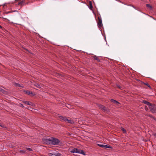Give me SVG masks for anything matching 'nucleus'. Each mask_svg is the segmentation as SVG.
<instances>
[{
    "instance_id": "obj_1",
    "label": "nucleus",
    "mask_w": 156,
    "mask_h": 156,
    "mask_svg": "<svg viewBox=\"0 0 156 156\" xmlns=\"http://www.w3.org/2000/svg\"><path fill=\"white\" fill-rule=\"evenodd\" d=\"M40 0H22V1L18 2V5L22 6L25 5H27L36 1H39Z\"/></svg>"
},
{
    "instance_id": "obj_2",
    "label": "nucleus",
    "mask_w": 156,
    "mask_h": 156,
    "mask_svg": "<svg viewBox=\"0 0 156 156\" xmlns=\"http://www.w3.org/2000/svg\"><path fill=\"white\" fill-rule=\"evenodd\" d=\"M70 152L72 153H76L79 154H81L84 155H86L85 153L83 150L77 149L76 148H74L72 149L70 151Z\"/></svg>"
},
{
    "instance_id": "obj_3",
    "label": "nucleus",
    "mask_w": 156,
    "mask_h": 156,
    "mask_svg": "<svg viewBox=\"0 0 156 156\" xmlns=\"http://www.w3.org/2000/svg\"><path fill=\"white\" fill-rule=\"evenodd\" d=\"M149 108L150 110V111L152 113H156V105L153 104H151L149 106Z\"/></svg>"
},
{
    "instance_id": "obj_4",
    "label": "nucleus",
    "mask_w": 156,
    "mask_h": 156,
    "mask_svg": "<svg viewBox=\"0 0 156 156\" xmlns=\"http://www.w3.org/2000/svg\"><path fill=\"white\" fill-rule=\"evenodd\" d=\"M99 16L98 15V21L97 22L98 26L99 28H101L103 26L102 20L100 14Z\"/></svg>"
},
{
    "instance_id": "obj_5",
    "label": "nucleus",
    "mask_w": 156,
    "mask_h": 156,
    "mask_svg": "<svg viewBox=\"0 0 156 156\" xmlns=\"http://www.w3.org/2000/svg\"><path fill=\"white\" fill-rule=\"evenodd\" d=\"M60 143V140L56 138L51 137V144L54 145H58Z\"/></svg>"
},
{
    "instance_id": "obj_6",
    "label": "nucleus",
    "mask_w": 156,
    "mask_h": 156,
    "mask_svg": "<svg viewBox=\"0 0 156 156\" xmlns=\"http://www.w3.org/2000/svg\"><path fill=\"white\" fill-rule=\"evenodd\" d=\"M43 141L45 143L47 144H51V137L50 138H43L42 139Z\"/></svg>"
},
{
    "instance_id": "obj_7",
    "label": "nucleus",
    "mask_w": 156,
    "mask_h": 156,
    "mask_svg": "<svg viewBox=\"0 0 156 156\" xmlns=\"http://www.w3.org/2000/svg\"><path fill=\"white\" fill-rule=\"evenodd\" d=\"M98 106L104 112H109V110L105 106L99 104L98 105Z\"/></svg>"
},
{
    "instance_id": "obj_8",
    "label": "nucleus",
    "mask_w": 156,
    "mask_h": 156,
    "mask_svg": "<svg viewBox=\"0 0 156 156\" xmlns=\"http://www.w3.org/2000/svg\"><path fill=\"white\" fill-rule=\"evenodd\" d=\"M59 118L60 120L64 122H67V117L62 116H59Z\"/></svg>"
},
{
    "instance_id": "obj_9",
    "label": "nucleus",
    "mask_w": 156,
    "mask_h": 156,
    "mask_svg": "<svg viewBox=\"0 0 156 156\" xmlns=\"http://www.w3.org/2000/svg\"><path fill=\"white\" fill-rule=\"evenodd\" d=\"M88 6L90 9L93 10V7L92 5V2L91 1H89V5Z\"/></svg>"
},
{
    "instance_id": "obj_10",
    "label": "nucleus",
    "mask_w": 156,
    "mask_h": 156,
    "mask_svg": "<svg viewBox=\"0 0 156 156\" xmlns=\"http://www.w3.org/2000/svg\"><path fill=\"white\" fill-rule=\"evenodd\" d=\"M69 119H67L66 122H68L69 123H70V124H74V122L73 121L71 120V119L70 118H69Z\"/></svg>"
},
{
    "instance_id": "obj_11",
    "label": "nucleus",
    "mask_w": 156,
    "mask_h": 156,
    "mask_svg": "<svg viewBox=\"0 0 156 156\" xmlns=\"http://www.w3.org/2000/svg\"><path fill=\"white\" fill-rule=\"evenodd\" d=\"M111 101L114 104L116 105H118L120 104V103L118 101H116L115 100H114L113 99H111Z\"/></svg>"
},
{
    "instance_id": "obj_12",
    "label": "nucleus",
    "mask_w": 156,
    "mask_h": 156,
    "mask_svg": "<svg viewBox=\"0 0 156 156\" xmlns=\"http://www.w3.org/2000/svg\"><path fill=\"white\" fill-rule=\"evenodd\" d=\"M23 103L25 104L29 105L30 106H32L33 105L32 103L28 101H24L23 102Z\"/></svg>"
},
{
    "instance_id": "obj_13",
    "label": "nucleus",
    "mask_w": 156,
    "mask_h": 156,
    "mask_svg": "<svg viewBox=\"0 0 156 156\" xmlns=\"http://www.w3.org/2000/svg\"><path fill=\"white\" fill-rule=\"evenodd\" d=\"M24 92L25 93V94H27L30 95V94H33V92L32 91H31L30 92V91L28 90H24Z\"/></svg>"
},
{
    "instance_id": "obj_14",
    "label": "nucleus",
    "mask_w": 156,
    "mask_h": 156,
    "mask_svg": "<svg viewBox=\"0 0 156 156\" xmlns=\"http://www.w3.org/2000/svg\"><path fill=\"white\" fill-rule=\"evenodd\" d=\"M143 103L144 104H145L147 105L148 106V107L151 104V103H150L148 101H147L145 100H143Z\"/></svg>"
},
{
    "instance_id": "obj_15",
    "label": "nucleus",
    "mask_w": 156,
    "mask_h": 156,
    "mask_svg": "<svg viewBox=\"0 0 156 156\" xmlns=\"http://www.w3.org/2000/svg\"><path fill=\"white\" fill-rule=\"evenodd\" d=\"M146 7L150 10H152V6L149 4H146Z\"/></svg>"
},
{
    "instance_id": "obj_16",
    "label": "nucleus",
    "mask_w": 156,
    "mask_h": 156,
    "mask_svg": "<svg viewBox=\"0 0 156 156\" xmlns=\"http://www.w3.org/2000/svg\"><path fill=\"white\" fill-rule=\"evenodd\" d=\"M93 58L95 60H97L98 62L101 61L100 59L98 58V57L96 55L94 56Z\"/></svg>"
},
{
    "instance_id": "obj_17",
    "label": "nucleus",
    "mask_w": 156,
    "mask_h": 156,
    "mask_svg": "<svg viewBox=\"0 0 156 156\" xmlns=\"http://www.w3.org/2000/svg\"><path fill=\"white\" fill-rule=\"evenodd\" d=\"M34 85L37 87L40 88L41 87V85L38 83H35L34 84Z\"/></svg>"
},
{
    "instance_id": "obj_18",
    "label": "nucleus",
    "mask_w": 156,
    "mask_h": 156,
    "mask_svg": "<svg viewBox=\"0 0 156 156\" xmlns=\"http://www.w3.org/2000/svg\"><path fill=\"white\" fill-rule=\"evenodd\" d=\"M148 116L150 117L153 118L155 120H156V119L155 117H154L152 116V115L149 114L148 115Z\"/></svg>"
},
{
    "instance_id": "obj_19",
    "label": "nucleus",
    "mask_w": 156,
    "mask_h": 156,
    "mask_svg": "<svg viewBox=\"0 0 156 156\" xmlns=\"http://www.w3.org/2000/svg\"><path fill=\"white\" fill-rule=\"evenodd\" d=\"M144 84L145 85H146L147 86H148L149 88L150 89H151V87L150 86V85H149V84L148 83H144Z\"/></svg>"
},
{
    "instance_id": "obj_20",
    "label": "nucleus",
    "mask_w": 156,
    "mask_h": 156,
    "mask_svg": "<svg viewBox=\"0 0 156 156\" xmlns=\"http://www.w3.org/2000/svg\"><path fill=\"white\" fill-rule=\"evenodd\" d=\"M121 130L124 133H126V130L124 128H122Z\"/></svg>"
},
{
    "instance_id": "obj_21",
    "label": "nucleus",
    "mask_w": 156,
    "mask_h": 156,
    "mask_svg": "<svg viewBox=\"0 0 156 156\" xmlns=\"http://www.w3.org/2000/svg\"><path fill=\"white\" fill-rule=\"evenodd\" d=\"M103 147L108 148H111L112 147L110 146H108L107 145H104V147Z\"/></svg>"
},
{
    "instance_id": "obj_22",
    "label": "nucleus",
    "mask_w": 156,
    "mask_h": 156,
    "mask_svg": "<svg viewBox=\"0 0 156 156\" xmlns=\"http://www.w3.org/2000/svg\"><path fill=\"white\" fill-rule=\"evenodd\" d=\"M0 91L2 92L3 93H4V92H5V91L4 89L1 88V87H0Z\"/></svg>"
},
{
    "instance_id": "obj_23",
    "label": "nucleus",
    "mask_w": 156,
    "mask_h": 156,
    "mask_svg": "<svg viewBox=\"0 0 156 156\" xmlns=\"http://www.w3.org/2000/svg\"><path fill=\"white\" fill-rule=\"evenodd\" d=\"M27 150L29 151H32V149L30 148H27Z\"/></svg>"
},
{
    "instance_id": "obj_24",
    "label": "nucleus",
    "mask_w": 156,
    "mask_h": 156,
    "mask_svg": "<svg viewBox=\"0 0 156 156\" xmlns=\"http://www.w3.org/2000/svg\"><path fill=\"white\" fill-rule=\"evenodd\" d=\"M128 6H131V7H133V8H134L135 9H137L133 5H129Z\"/></svg>"
},
{
    "instance_id": "obj_25",
    "label": "nucleus",
    "mask_w": 156,
    "mask_h": 156,
    "mask_svg": "<svg viewBox=\"0 0 156 156\" xmlns=\"http://www.w3.org/2000/svg\"><path fill=\"white\" fill-rule=\"evenodd\" d=\"M98 145L100 147H104V145H103L102 144H98Z\"/></svg>"
},
{
    "instance_id": "obj_26",
    "label": "nucleus",
    "mask_w": 156,
    "mask_h": 156,
    "mask_svg": "<svg viewBox=\"0 0 156 156\" xmlns=\"http://www.w3.org/2000/svg\"><path fill=\"white\" fill-rule=\"evenodd\" d=\"M20 106L21 107H22V108L24 107V106H23V105L22 104H20Z\"/></svg>"
},
{
    "instance_id": "obj_27",
    "label": "nucleus",
    "mask_w": 156,
    "mask_h": 156,
    "mask_svg": "<svg viewBox=\"0 0 156 156\" xmlns=\"http://www.w3.org/2000/svg\"><path fill=\"white\" fill-rule=\"evenodd\" d=\"M53 155V154L51 153H49V156H52Z\"/></svg>"
},
{
    "instance_id": "obj_28",
    "label": "nucleus",
    "mask_w": 156,
    "mask_h": 156,
    "mask_svg": "<svg viewBox=\"0 0 156 156\" xmlns=\"http://www.w3.org/2000/svg\"><path fill=\"white\" fill-rule=\"evenodd\" d=\"M61 154L60 153H58L56 155V156H60V155Z\"/></svg>"
},
{
    "instance_id": "obj_29",
    "label": "nucleus",
    "mask_w": 156,
    "mask_h": 156,
    "mask_svg": "<svg viewBox=\"0 0 156 156\" xmlns=\"http://www.w3.org/2000/svg\"><path fill=\"white\" fill-rule=\"evenodd\" d=\"M16 85L17 86H18L19 87H20V84H18V83H16ZM20 87H22L21 86H20Z\"/></svg>"
},
{
    "instance_id": "obj_30",
    "label": "nucleus",
    "mask_w": 156,
    "mask_h": 156,
    "mask_svg": "<svg viewBox=\"0 0 156 156\" xmlns=\"http://www.w3.org/2000/svg\"><path fill=\"white\" fill-rule=\"evenodd\" d=\"M11 12H10V11H9V12H6V14H8V13H10Z\"/></svg>"
},
{
    "instance_id": "obj_31",
    "label": "nucleus",
    "mask_w": 156,
    "mask_h": 156,
    "mask_svg": "<svg viewBox=\"0 0 156 156\" xmlns=\"http://www.w3.org/2000/svg\"><path fill=\"white\" fill-rule=\"evenodd\" d=\"M153 135L154 136H155L156 137V133L153 134Z\"/></svg>"
},
{
    "instance_id": "obj_32",
    "label": "nucleus",
    "mask_w": 156,
    "mask_h": 156,
    "mask_svg": "<svg viewBox=\"0 0 156 156\" xmlns=\"http://www.w3.org/2000/svg\"><path fill=\"white\" fill-rule=\"evenodd\" d=\"M117 87H119V88H120L121 87L120 86H119V85L117 86Z\"/></svg>"
},
{
    "instance_id": "obj_33",
    "label": "nucleus",
    "mask_w": 156,
    "mask_h": 156,
    "mask_svg": "<svg viewBox=\"0 0 156 156\" xmlns=\"http://www.w3.org/2000/svg\"><path fill=\"white\" fill-rule=\"evenodd\" d=\"M0 28L1 29H2V27L1 25H0Z\"/></svg>"
},
{
    "instance_id": "obj_34",
    "label": "nucleus",
    "mask_w": 156,
    "mask_h": 156,
    "mask_svg": "<svg viewBox=\"0 0 156 156\" xmlns=\"http://www.w3.org/2000/svg\"><path fill=\"white\" fill-rule=\"evenodd\" d=\"M0 126H1V127H3V126H2V125H0Z\"/></svg>"
}]
</instances>
